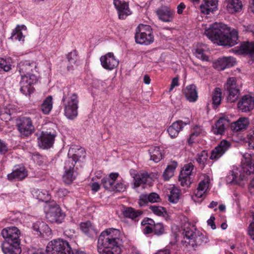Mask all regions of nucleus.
<instances>
[{
	"instance_id": "obj_9",
	"label": "nucleus",
	"mask_w": 254,
	"mask_h": 254,
	"mask_svg": "<svg viewBox=\"0 0 254 254\" xmlns=\"http://www.w3.org/2000/svg\"><path fill=\"white\" fill-rule=\"evenodd\" d=\"M224 90L227 94V102L234 103L238 100L240 95V89L237 84L236 78L232 77L227 79L224 84Z\"/></svg>"
},
{
	"instance_id": "obj_32",
	"label": "nucleus",
	"mask_w": 254,
	"mask_h": 254,
	"mask_svg": "<svg viewBox=\"0 0 254 254\" xmlns=\"http://www.w3.org/2000/svg\"><path fill=\"white\" fill-rule=\"evenodd\" d=\"M184 93L187 99L191 102H195L198 97L196 86L191 84L186 87L184 89Z\"/></svg>"
},
{
	"instance_id": "obj_22",
	"label": "nucleus",
	"mask_w": 254,
	"mask_h": 254,
	"mask_svg": "<svg viewBox=\"0 0 254 254\" xmlns=\"http://www.w3.org/2000/svg\"><path fill=\"white\" fill-rule=\"evenodd\" d=\"M33 229L40 236L44 237L50 236L52 234L51 229L45 222L43 221H37L33 224Z\"/></svg>"
},
{
	"instance_id": "obj_10",
	"label": "nucleus",
	"mask_w": 254,
	"mask_h": 254,
	"mask_svg": "<svg viewBox=\"0 0 254 254\" xmlns=\"http://www.w3.org/2000/svg\"><path fill=\"white\" fill-rule=\"evenodd\" d=\"M17 129L22 136L27 137L35 131L31 119L28 117H20L16 121Z\"/></svg>"
},
{
	"instance_id": "obj_28",
	"label": "nucleus",
	"mask_w": 254,
	"mask_h": 254,
	"mask_svg": "<svg viewBox=\"0 0 254 254\" xmlns=\"http://www.w3.org/2000/svg\"><path fill=\"white\" fill-rule=\"evenodd\" d=\"M224 6L228 12L234 13L240 11L243 5L240 0H225Z\"/></svg>"
},
{
	"instance_id": "obj_30",
	"label": "nucleus",
	"mask_w": 254,
	"mask_h": 254,
	"mask_svg": "<svg viewBox=\"0 0 254 254\" xmlns=\"http://www.w3.org/2000/svg\"><path fill=\"white\" fill-rule=\"evenodd\" d=\"M118 177V173H112L109 176L103 178L101 182L104 188L106 190L112 191L115 181Z\"/></svg>"
},
{
	"instance_id": "obj_38",
	"label": "nucleus",
	"mask_w": 254,
	"mask_h": 254,
	"mask_svg": "<svg viewBox=\"0 0 254 254\" xmlns=\"http://www.w3.org/2000/svg\"><path fill=\"white\" fill-rule=\"evenodd\" d=\"M221 90L220 88H215L212 94V104L214 108H216L221 104L222 100Z\"/></svg>"
},
{
	"instance_id": "obj_39",
	"label": "nucleus",
	"mask_w": 254,
	"mask_h": 254,
	"mask_svg": "<svg viewBox=\"0 0 254 254\" xmlns=\"http://www.w3.org/2000/svg\"><path fill=\"white\" fill-rule=\"evenodd\" d=\"M81 230L87 235H90L94 231V227L89 221L81 222L80 224Z\"/></svg>"
},
{
	"instance_id": "obj_50",
	"label": "nucleus",
	"mask_w": 254,
	"mask_h": 254,
	"mask_svg": "<svg viewBox=\"0 0 254 254\" xmlns=\"http://www.w3.org/2000/svg\"><path fill=\"white\" fill-rule=\"evenodd\" d=\"M149 208L154 214L158 216H162L166 212L165 209L162 206L150 205Z\"/></svg>"
},
{
	"instance_id": "obj_17",
	"label": "nucleus",
	"mask_w": 254,
	"mask_h": 254,
	"mask_svg": "<svg viewBox=\"0 0 254 254\" xmlns=\"http://www.w3.org/2000/svg\"><path fill=\"white\" fill-rule=\"evenodd\" d=\"M28 172L22 165L15 166L11 173L7 175V179L9 181H22L27 177Z\"/></svg>"
},
{
	"instance_id": "obj_1",
	"label": "nucleus",
	"mask_w": 254,
	"mask_h": 254,
	"mask_svg": "<svg viewBox=\"0 0 254 254\" xmlns=\"http://www.w3.org/2000/svg\"><path fill=\"white\" fill-rule=\"evenodd\" d=\"M204 34L214 43L221 46L232 47L237 43L238 32L236 30L230 29L225 24L221 23H214L207 29Z\"/></svg>"
},
{
	"instance_id": "obj_42",
	"label": "nucleus",
	"mask_w": 254,
	"mask_h": 254,
	"mask_svg": "<svg viewBox=\"0 0 254 254\" xmlns=\"http://www.w3.org/2000/svg\"><path fill=\"white\" fill-rule=\"evenodd\" d=\"M177 167V164L169 165L164 172H163V177L165 181H168L174 175V171Z\"/></svg>"
},
{
	"instance_id": "obj_53",
	"label": "nucleus",
	"mask_w": 254,
	"mask_h": 254,
	"mask_svg": "<svg viewBox=\"0 0 254 254\" xmlns=\"http://www.w3.org/2000/svg\"><path fill=\"white\" fill-rule=\"evenodd\" d=\"M112 191H116L118 192H123L127 189V186L125 184V182H118L114 185Z\"/></svg>"
},
{
	"instance_id": "obj_8",
	"label": "nucleus",
	"mask_w": 254,
	"mask_h": 254,
	"mask_svg": "<svg viewBox=\"0 0 254 254\" xmlns=\"http://www.w3.org/2000/svg\"><path fill=\"white\" fill-rule=\"evenodd\" d=\"M45 211L46 218L52 223L60 224L64 219V213L55 202L47 204L45 206Z\"/></svg>"
},
{
	"instance_id": "obj_63",
	"label": "nucleus",
	"mask_w": 254,
	"mask_h": 254,
	"mask_svg": "<svg viewBox=\"0 0 254 254\" xmlns=\"http://www.w3.org/2000/svg\"><path fill=\"white\" fill-rule=\"evenodd\" d=\"M215 219V217L213 216H211L210 218L207 220V224L210 226L213 230H215L216 228L215 224L214 223Z\"/></svg>"
},
{
	"instance_id": "obj_4",
	"label": "nucleus",
	"mask_w": 254,
	"mask_h": 254,
	"mask_svg": "<svg viewBox=\"0 0 254 254\" xmlns=\"http://www.w3.org/2000/svg\"><path fill=\"white\" fill-rule=\"evenodd\" d=\"M72 151L73 149H69L68 153V156ZM80 157H81V156H79L78 153H74L72 155V157H68L65 161L63 178L66 184H70L75 179L77 173L75 168V165Z\"/></svg>"
},
{
	"instance_id": "obj_55",
	"label": "nucleus",
	"mask_w": 254,
	"mask_h": 254,
	"mask_svg": "<svg viewBox=\"0 0 254 254\" xmlns=\"http://www.w3.org/2000/svg\"><path fill=\"white\" fill-rule=\"evenodd\" d=\"M140 176L143 184L150 185L152 183V179L148 173H142L140 174Z\"/></svg>"
},
{
	"instance_id": "obj_59",
	"label": "nucleus",
	"mask_w": 254,
	"mask_h": 254,
	"mask_svg": "<svg viewBox=\"0 0 254 254\" xmlns=\"http://www.w3.org/2000/svg\"><path fill=\"white\" fill-rule=\"evenodd\" d=\"M134 186L135 188H137L141 184H143L140 175H135L134 177Z\"/></svg>"
},
{
	"instance_id": "obj_64",
	"label": "nucleus",
	"mask_w": 254,
	"mask_h": 254,
	"mask_svg": "<svg viewBox=\"0 0 254 254\" xmlns=\"http://www.w3.org/2000/svg\"><path fill=\"white\" fill-rule=\"evenodd\" d=\"M248 232L251 238L254 240V225L253 224H250Z\"/></svg>"
},
{
	"instance_id": "obj_60",
	"label": "nucleus",
	"mask_w": 254,
	"mask_h": 254,
	"mask_svg": "<svg viewBox=\"0 0 254 254\" xmlns=\"http://www.w3.org/2000/svg\"><path fill=\"white\" fill-rule=\"evenodd\" d=\"M148 225V226H153L155 224L154 220L151 218H145L141 222V225Z\"/></svg>"
},
{
	"instance_id": "obj_45",
	"label": "nucleus",
	"mask_w": 254,
	"mask_h": 254,
	"mask_svg": "<svg viewBox=\"0 0 254 254\" xmlns=\"http://www.w3.org/2000/svg\"><path fill=\"white\" fill-rule=\"evenodd\" d=\"M34 195L38 199L42 201H47L49 199V195L48 193L39 190L35 191Z\"/></svg>"
},
{
	"instance_id": "obj_43",
	"label": "nucleus",
	"mask_w": 254,
	"mask_h": 254,
	"mask_svg": "<svg viewBox=\"0 0 254 254\" xmlns=\"http://www.w3.org/2000/svg\"><path fill=\"white\" fill-rule=\"evenodd\" d=\"M242 172V174L245 175H251L254 173V165H252L251 162L244 163L242 167L238 168Z\"/></svg>"
},
{
	"instance_id": "obj_33",
	"label": "nucleus",
	"mask_w": 254,
	"mask_h": 254,
	"mask_svg": "<svg viewBox=\"0 0 254 254\" xmlns=\"http://www.w3.org/2000/svg\"><path fill=\"white\" fill-rule=\"evenodd\" d=\"M123 216L126 218L136 220V219L142 214L140 210H135L131 207H124L122 210Z\"/></svg>"
},
{
	"instance_id": "obj_34",
	"label": "nucleus",
	"mask_w": 254,
	"mask_h": 254,
	"mask_svg": "<svg viewBox=\"0 0 254 254\" xmlns=\"http://www.w3.org/2000/svg\"><path fill=\"white\" fill-rule=\"evenodd\" d=\"M249 124L248 118H240L237 121L232 124L231 128L234 131L238 132L246 129Z\"/></svg>"
},
{
	"instance_id": "obj_15",
	"label": "nucleus",
	"mask_w": 254,
	"mask_h": 254,
	"mask_svg": "<svg viewBox=\"0 0 254 254\" xmlns=\"http://www.w3.org/2000/svg\"><path fill=\"white\" fill-rule=\"evenodd\" d=\"M156 12L159 19L163 22H172L174 18L175 11L169 6H162Z\"/></svg>"
},
{
	"instance_id": "obj_31",
	"label": "nucleus",
	"mask_w": 254,
	"mask_h": 254,
	"mask_svg": "<svg viewBox=\"0 0 254 254\" xmlns=\"http://www.w3.org/2000/svg\"><path fill=\"white\" fill-rule=\"evenodd\" d=\"M15 109L13 105L8 104L0 109V117L2 120L7 122L11 120V115L15 113Z\"/></svg>"
},
{
	"instance_id": "obj_35",
	"label": "nucleus",
	"mask_w": 254,
	"mask_h": 254,
	"mask_svg": "<svg viewBox=\"0 0 254 254\" xmlns=\"http://www.w3.org/2000/svg\"><path fill=\"white\" fill-rule=\"evenodd\" d=\"M150 159L157 163L162 159V153L158 146H152L149 149Z\"/></svg>"
},
{
	"instance_id": "obj_44",
	"label": "nucleus",
	"mask_w": 254,
	"mask_h": 254,
	"mask_svg": "<svg viewBox=\"0 0 254 254\" xmlns=\"http://www.w3.org/2000/svg\"><path fill=\"white\" fill-rule=\"evenodd\" d=\"M11 68L10 60L0 58V71H8Z\"/></svg>"
},
{
	"instance_id": "obj_18",
	"label": "nucleus",
	"mask_w": 254,
	"mask_h": 254,
	"mask_svg": "<svg viewBox=\"0 0 254 254\" xmlns=\"http://www.w3.org/2000/svg\"><path fill=\"white\" fill-rule=\"evenodd\" d=\"M231 143L226 140H222L220 143L211 151L210 159L216 160L221 157L230 147Z\"/></svg>"
},
{
	"instance_id": "obj_27",
	"label": "nucleus",
	"mask_w": 254,
	"mask_h": 254,
	"mask_svg": "<svg viewBox=\"0 0 254 254\" xmlns=\"http://www.w3.org/2000/svg\"><path fill=\"white\" fill-rule=\"evenodd\" d=\"M204 3L200 6L201 12L204 14L213 13L217 9V0H204Z\"/></svg>"
},
{
	"instance_id": "obj_6",
	"label": "nucleus",
	"mask_w": 254,
	"mask_h": 254,
	"mask_svg": "<svg viewBox=\"0 0 254 254\" xmlns=\"http://www.w3.org/2000/svg\"><path fill=\"white\" fill-rule=\"evenodd\" d=\"M72 250L68 242L62 239L49 242L46 248V254H71Z\"/></svg>"
},
{
	"instance_id": "obj_61",
	"label": "nucleus",
	"mask_w": 254,
	"mask_h": 254,
	"mask_svg": "<svg viewBox=\"0 0 254 254\" xmlns=\"http://www.w3.org/2000/svg\"><path fill=\"white\" fill-rule=\"evenodd\" d=\"M194 131L191 132V134L192 136H194V137L197 136L199 135H200L201 133H202L203 129L201 127L195 126L193 128Z\"/></svg>"
},
{
	"instance_id": "obj_41",
	"label": "nucleus",
	"mask_w": 254,
	"mask_h": 254,
	"mask_svg": "<svg viewBox=\"0 0 254 254\" xmlns=\"http://www.w3.org/2000/svg\"><path fill=\"white\" fill-rule=\"evenodd\" d=\"M208 242V239L205 236L201 234V235H196L193 240L190 244V245L193 247L199 246L204 243L206 244Z\"/></svg>"
},
{
	"instance_id": "obj_49",
	"label": "nucleus",
	"mask_w": 254,
	"mask_h": 254,
	"mask_svg": "<svg viewBox=\"0 0 254 254\" xmlns=\"http://www.w3.org/2000/svg\"><path fill=\"white\" fill-rule=\"evenodd\" d=\"M247 142L249 149H254V130H250L247 134Z\"/></svg>"
},
{
	"instance_id": "obj_46",
	"label": "nucleus",
	"mask_w": 254,
	"mask_h": 254,
	"mask_svg": "<svg viewBox=\"0 0 254 254\" xmlns=\"http://www.w3.org/2000/svg\"><path fill=\"white\" fill-rule=\"evenodd\" d=\"M153 232L157 236L163 235L165 232L164 225L162 223H157L153 227Z\"/></svg>"
},
{
	"instance_id": "obj_12",
	"label": "nucleus",
	"mask_w": 254,
	"mask_h": 254,
	"mask_svg": "<svg viewBox=\"0 0 254 254\" xmlns=\"http://www.w3.org/2000/svg\"><path fill=\"white\" fill-rule=\"evenodd\" d=\"M193 169V165L191 163L185 165L183 168L179 177V181L181 186L188 187L191 184L190 176Z\"/></svg>"
},
{
	"instance_id": "obj_5",
	"label": "nucleus",
	"mask_w": 254,
	"mask_h": 254,
	"mask_svg": "<svg viewBox=\"0 0 254 254\" xmlns=\"http://www.w3.org/2000/svg\"><path fill=\"white\" fill-rule=\"evenodd\" d=\"M64 115L69 120H73L78 115L79 100L76 93L64 95L62 99Z\"/></svg>"
},
{
	"instance_id": "obj_19",
	"label": "nucleus",
	"mask_w": 254,
	"mask_h": 254,
	"mask_svg": "<svg viewBox=\"0 0 254 254\" xmlns=\"http://www.w3.org/2000/svg\"><path fill=\"white\" fill-rule=\"evenodd\" d=\"M20 244L19 242L3 241L1 246L2 251L4 254H20Z\"/></svg>"
},
{
	"instance_id": "obj_37",
	"label": "nucleus",
	"mask_w": 254,
	"mask_h": 254,
	"mask_svg": "<svg viewBox=\"0 0 254 254\" xmlns=\"http://www.w3.org/2000/svg\"><path fill=\"white\" fill-rule=\"evenodd\" d=\"M26 27L25 25H17L16 28L13 30L11 33V36L10 38L18 40L19 41L23 42L24 41V36L23 35L21 30L22 29H26Z\"/></svg>"
},
{
	"instance_id": "obj_14",
	"label": "nucleus",
	"mask_w": 254,
	"mask_h": 254,
	"mask_svg": "<svg viewBox=\"0 0 254 254\" xmlns=\"http://www.w3.org/2000/svg\"><path fill=\"white\" fill-rule=\"evenodd\" d=\"M56 136V134L42 131L38 137V145L42 149L51 147L54 144Z\"/></svg>"
},
{
	"instance_id": "obj_58",
	"label": "nucleus",
	"mask_w": 254,
	"mask_h": 254,
	"mask_svg": "<svg viewBox=\"0 0 254 254\" xmlns=\"http://www.w3.org/2000/svg\"><path fill=\"white\" fill-rule=\"evenodd\" d=\"M27 253L28 254H45V251L43 249H36L35 248L29 249Z\"/></svg>"
},
{
	"instance_id": "obj_3",
	"label": "nucleus",
	"mask_w": 254,
	"mask_h": 254,
	"mask_svg": "<svg viewBox=\"0 0 254 254\" xmlns=\"http://www.w3.org/2000/svg\"><path fill=\"white\" fill-rule=\"evenodd\" d=\"M18 65L21 76L20 91L25 95H29L33 92V85L38 80L37 76L34 74L35 71H37V64L34 62L24 61L20 62Z\"/></svg>"
},
{
	"instance_id": "obj_13",
	"label": "nucleus",
	"mask_w": 254,
	"mask_h": 254,
	"mask_svg": "<svg viewBox=\"0 0 254 254\" xmlns=\"http://www.w3.org/2000/svg\"><path fill=\"white\" fill-rule=\"evenodd\" d=\"M237 108L242 112L251 111L254 108V97L249 94L242 96L237 103Z\"/></svg>"
},
{
	"instance_id": "obj_36",
	"label": "nucleus",
	"mask_w": 254,
	"mask_h": 254,
	"mask_svg": "<svg viewBox=\"0 0 254 254\" xmlns=\"http://www.w3.org/2000/svg\"><path fill=\"white\" fill-rule=\"evenodd\" d=\"M53 108V98L48 96L43 101L41 106V109L43 114L48 115Z\"/></svg>"
},
{
	"instance_id": "obj_21",
	"label": "nucleus",
	"mask_w": 254,
	"mask_h": 254,
	"mask_svg": "<svg viewBox=\"0 0 254 254\" xmlns=\"http://www.w3.org/2000/svg\"><path fill=\"white\" fill-rule=\"evenodd\" d=\"M114 4L118 11L119 18L120 19H125L131 14L127 2L120 0H114Z\"/></svg>"
},
{
	"instance_id": "obj_25",
	"label": "nucleus",
	"mask_w": 254,
	"mask_h": 254,
	"mask_svg": "<svg viewBox=\"0 0 254 254\" xmlns=\"http://www.w3.org/2000/svg\"><path fill=\"white\" fill-rule=\"evenodd\" d=\"M229 125V120L225 117H221L212 127V131L216 135H222Z\"/></svg>"
},
{
	"instance_id": "obj_48",
	"label": "nucleus",
	"mask_w": 254,
	"mask_h": 254,
	"mask_svg": "<svg viewBox=\"0 0 254 254\" xmlns=\"http://www.w3.org/2000/svg\"><path fill=\"white\" fill-rule=\"evenodd\" d=\"M193 53L197 58L200 59L203 61H208V57L204 55V50L203 49L201 48H197L195 50Z\"/></svg>"
},
{
	"instance_id": "obj_57",
	"label": "nucleus",
	"mask_w": 254,
	"mask_h": 254,
	"mask_svg": "<svg viewBox=\"0 0 254 254\" xmlns=\"http://www.w3.org/2000/svg\"><path fill=\"white\" fill-rule=\"evenodd\" d=\"M208 188V182L205 180L201 181L198 185L197 189L201 191L206 192Z\"/></svg>"
},
{
	"instance_id": "obj_29",
	"label": "nucleus",
	"mask_w": 254,
	"mask_h": 254,
	"mask_svg": "<svg viewBox=\"0 0 254 254\" xmlns=\"http://www.w3.org/2000/svg\"><path fill=\"white\" fill-rule=\"evenodd\" d=\"M238 55L248 54L252 57H254V42H244L242 43L239 49L236 51Z\"/></svg>"
},
{
	"instance_id": "obj_20",
	"label": "nucleus",
	"mask_w": 254,
	"mask_h": 254,
	"mask_svg": "<svg viewBox=\"0 0 254 254\" xmlns=\"http://www.w3.org/2000/svg\"><path fill=\"white\" fill-rule=\"evenodd\" d=\"M244 179V175L238 167H233L226 178V182L230 184H239Z\"/></svg>"
},
{
	"instance_id": "obj_2",
	"label": "nucleus",
	"mask_w": 254,
	"mask_h": 254,
	"mask_svg": "<svg viewBox=\"0 0 254 254\" xmlns=\"http://www.w3.org/2000/svg\"><path fill=\"white\" fill-rule=\"evenodd\" d=\"M119 229L109 228L103 231L98 240L99 254H120L122 240Z\"/></svg>"
},
{
	"instance_id": "obj_40",
	"label": "nucleus",
	"mask_w": 254,
	"mask_h": 254,
	"mask_svg": "<svg viewBox=\"0 0 254 254\" xmlns=\"http://www.w3.org/2000/svg\"><path fill=\"white\" fill-rule=\"evenodd\" d=\"M170 193L168 196L169 201L173 203H177L180 199V192L179 190L177 188L174 187L170 190Z\"/></svg>"
},
{
	"instance_id": "obj_54",
	"label": "nucleus",
	"mask_w": 254,
	"mask_h": 254,
	"mask_svg": "<svg viewBox=\"0 0 254 254\" xmlns=\"http://www.w3.org/2000/svg\"><path fill=\"white\" fill-rule=\"evenodd\" d=\"M205 193V192L199 190L197 189L195 190L194 194L191 196L192 199L195 202H201L202 199H201L200 200H199V199L201 198Z\"/></svg>"
},
{
	"instance_id": "obj_56",
	"label": "nucleus",
	"mask_w": 254,
	"mask_h": 254,
	"mask_svg": "<svg viewBox=\"0 0 254 254\" xmlns=\"http://www.w3.org/2000/svg\"><path fill=\"white\" fill-rule=\"evenodd\" d=\"M8 150L7 144L4 141L0 139V155L5 154Z\"/></svg>"
},
{
	"instance_id": "obj_23",
	"label": "nucleus",
	"mask_w": 254,
	"mask_h": 254,
	"mask_svg": "<svg viewBox=\"0 0 254 254\" xmlns=\"http://www.w3.org/2000/svg\"><path fill=\"white\" fill-rule=\"evenodd\" d=\"M189 124L188 120L187 122H183L181 120L177 121L168 127L167 131L171 138H175L178 136L179 132L182 130L184 126Z\"/></svg>"
},
{
	"instance_id": "obj_47",
	"label": "nucleus",
	"mask_w": 254,
	"mask_h": 254,
	"mask_svg": "<svg viewBox=\"0 0 254 254\" xmlns=\"http://www.w3.org/2000/svg\"><path fill=\"white\" fill-rule=\"evenodd\" d=\"M183 235L185 238H186L188 239L190 242L189 243L190 245L192 241L193 240L195 235H196L192 230L190 229V228H187V229H185Z\"/></svg>"
},
{
	"instance_id": "obj_52",
	"label": "nucleus",
	"mask_w": 254,
	"mask_h": 254,
	"mask_svg": "<svg viewBox=\"0 0 254 254\" xmlns=\"http://www.w3.org/2000/svg\"><path fill=\"white\" fill-rule=\"evenodd\" d=\"M207 156H208L207 152L203 150L200 153L197 154L196 161L199 164H202L204 165L207 159Z\"/></svg>"
},
{
	"instance_id": "obj_26",
	"label": "nucleus",
	"mask_w": 254,
	"mask_h": 254,
	"mask_svg": "<svg viewBox=\"0 0 254 254\" xmlns=\"http://www.w3.org/2000/svg\"><path fill=\"white\" fill-rule=\"evenodd\" d=\"M160 201L159 195L155 192H151L149 194H142L140 195L138 201L140 206H145L149 202L151 203L158 202Z\"/></svg>"
},
{
	"instance_id": "obj_24",
	"label": "nucleus",
	"mask_w": 254,
	"mask_h": 254,
	"mask_svg": "<svg viewBox=\"0 0 254 254\" xmlns=\"http://www.w3.org/2000/svg\"><path fill=\"white\" fill-rule=\"evenodd\" d=\"M236 64L235 59L232 57L219 58L215 63V66L218 70H223L226 68L233 66Z\"/></svg>"
},
{
	"instance_id": "obj_51",
	"label": "nucleus",
	"mask_w": 254,
	"mask_h": 254,
	"mask_svg": "<svg viewBox=\"0 0 254 254\" xmlns=\"http://www.w3.org/2000/svg\"><path fill=\"white\" fill-rule=\"evenodd\" d=\"M68 61L71 64H75L78 60L77 52L74 50L67 55Z\"/></svg>"
},
{
	"instance_id": "obj_7",
	"label": "nucleus",
	"mask_w": 254,
	"mask_h": 254,
	"mask_svg": "<svg viewBox=\"0 0 254 254\" xmlns=\"http://www.w3.org/2000/svg\"><path fill=\"white\" fill-rule=\"evenodd\" d=\"M135 42L141 45H148L154 41L152 29L148 25L139 24L136 29Z\"/></svg>"
},
{
	"instance_id": "obj_62",
	"label": "nucleus",
	"mask_w": 254,
	"mask_h": 254,
	"mask_svg": "<svg viewBox=\"0 0 254 254\" xmlns=\"http://www.w3.org/2000/svg\"><path fill=\"white\" fill-rule=\"evenodd\" d=\"M186 6L184 2H181L178 5L177 7V12L179 14H182L183 10L186 8Z\"/></svg>"
},
{
	"instance_id": "obj_16",
	"label": "nucleus",
	"mask_w": 254,
	"mask_h": 254,
	"mask_svg": "<svg viewBox=\"0 0 254 254\" xmlns=\"http://www.w3.org/2000/svg\"><path fill=\"white\" fill-rule=\"evenodd\" d=\"M103 67L107 70H112L119 64V61L115 58L113 53H108L100 59Z\"/></svg>"
},
{
	"instance_id": "obj_11",
	"label": "nucleus",
	"mask_w": 254,
	"mask_h": 254,
	"mask_svg": "<svg viewBox=\"0 0 254 254\" xmlns=\"http://www.w3.org/2000/svg\"><path fill=\"white\" fill-rule=\"evenodd\" d=\"M0 234L4 239V241L20 242L19 238L21 235V232L15 226L4 228L1 230Z\"/></svg>"
}]
</instances>
